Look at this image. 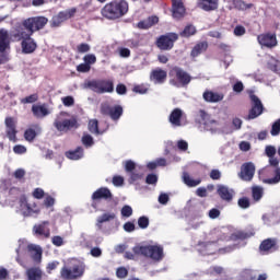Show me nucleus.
<instances>
[{"label": "nucleus", "mask_w": 280, "mask_h": 280, "mask_svg": "<svg viewBox=\"0 0 280 280\" xmlns=\"http://www.w3.org/2000/svg\"><path fill=\"white\" fill-rule=\"evenodd\" d=\"M32 36L27 32L23 22L18 23L11 32L5 28H0V54H4L7 49H10L11 43H23L27 37Z\"/></svg>", "instance_id": "nucleus-1"}, {"label": "nucleus", "mask_w": 280, "mask_h": 280, "mask_svg": "<svg viewBox=\"0 0 280 280\" xmlns=\"http://www.w3.org/2000/svg\"><path fill=\"white\" fill-rule=\"evenodd\" d=\"M101 14L104 19H108V21H117V19L128 14V2L125 0H114L104 5Z\"/></svg>", "instance_id": "nucleus-2"}, {"label": "nucleus", "mask_w": 280, "mask_h": 280, "mask_svg": "<svg viewBox=\"0 0 280 280\" xmlns=\"http://www.w3.org/2000/svg\"><path fill=\"white\" fill-rule=\"evenodd\" d=\"M168 75L173 78L170 83L174 86H187L191 82V74L178 66L173 67Z\"/></svg>", "instance_id": "nucleus-3"}, {"label": "nucleus", "mask_w": 280, "mask_h": 280, "mask_svg": "<svg viewBox=\"0 0 280 280\" xmlns=\"http://www.w3.org/2000/svg\"><path fill=\"white\" fill-rule=\"evenodd\" d=\"M88 86L91 89V91L97 93L98 95L104 93H113L115 91V83L113 80L106 79L89 81Z\"/></svg>", "instance_id": "nucleus-4"}, {"label": "nucleus", "mask_w": 280, "mask_h": 280, "mask_svg": "<svg viewBox=\"0 0 280 280\" xmlns=\"http://www.w3.org/2000/svg\"><path fill=\"white\" fill-rule=\"evenodd\" d=\"M19 206L24 218H32V215H38L40 213V208H38L36 201L30 202L26 195L19 197Z\"/></svg>", "instance_id": "nucleus-5"}, {"label": "nucleus", "mask_w": 280, "mask_h": 280, "mask_svg": "<svg viewBox=\"0 0 280 280\" xmlns=\"http://www.w3.org/2000/svg\"><path fill=\"white\" fill-rule=\"evenodd\" d=\"M22 23L31 36H34L35 32H40V30L45 28L49 20L45 16H33L23 20Z\"/></svg>", "instance_id": "nucleus-6"}, {"label": "nucleus", "mask_w": 280, "mask_h": 280, "mask_svg": "<svg viewBox=\"0 0 280 280\" xmlns=\"http://www.w3.org/2000/svg\"><path fill=\"white\" fill-rule=\"evenodd\" d=\"M259 178L265 185H277L280 182V168L267 166L259 171Z\"/></svg>", "instance_id": "nucleus-7"}, {"label": "nucleus", "mask_w": 280, "mask_h": 280, "mask_svg": "<svg viewBox=\"0 0 280 280\" xmlns=\"http://www.w3.org/2000/svg\"><path fill=\"white\" fill-rule=\"evenodd\" d=\"M178 40V33H166L156 38L155 45L161 51H172Z\"/></svg>", "instance_id": "nucleus-8"}, {"label": "nucleus", "mask_w": 280, "mask_h": 280, "mask_svg": "<svg viewBox=\"0 0 280 280\" xmlns=\"http://www.w3.org/2000/svg\"><path fill=\"white\" fill-rule=\"evenodd\" d=\"M60 277L63 280H75L84 277V266L73 265L72 267L63 266L60 270Z\"/></svg>", "instance_id": "nucleus-9"}, {"label": "nucleus", "mask_w": 280, "mask_h": 280, "mask_svg": "<svg viewBox=\"0 0 280 280\" xmlns=\"http://www.w3.org/2000/svg\"><path fill=\"white\" fill-rule=\"evenodd\" d=\"M141 255L149 257L153 261H162L165 255L163 254V246L161 245H147L141 246Z\"/></svg>", "instance_id": "nucleus-10"}, {"label": "nucleus", "mask_w": 280, "mask_h": 280, "mask_svg": "<svg viewBox=\"0 0 280 280\" xmlns=\"http://www.w3.org/2000/svg\"><path fill=\"white\" fill-rule=\"evenodd\" d=\"M101 115L110 117L113 121H119L121 115H124V107H121V105L110 106L108 104H102Z\"/></svg>", "instance_id": "nucleus-11"}, {"label": "nucleus", "mask_w": 280, "mask_h": 280, "mask_svg": "<svg viewBox=\"0 0 280 280\" xmlns=\"http://www.w3.org/2000/svg\"><path fill=\"white\" fill-rule=\"evenodd\" d=\"M16 118L12 116H8L4 119V126H5V136L12 143H16L19 141V138L16 135H19V130L16 129Z\"/></svg>", "instance_id": "nucleus-12"}, {"label": "nucleus", "mask_w": 280, "mask_h": 280, "mask_svg": "<svg viewBox=\"0 0 280 280\" xmlns=\"http://www.w3.org/2000/svg\"><path fill=\"white\" fill-rule=\"evenodd\" d=\"M249 97L252 101V108L249 109L247 119H257V117L264 114V104L261 103V100H259V96L255 94H252Z\"/></svg>", "instance_id": "nucleus-13"}, {"label": "nucleus", "mask_w": 280, "mask_h": 280, "mask_svg": "<svg viewBox=\"0 0 280 280\" xmlns=\"http://www.w3.org/2000/svg\"><path fill=\"white\" fill-rule=\"evenodd\" d=\"M255 164L253 162H245L241 165L238 178L245 183H250L255 178Z\"/></svg>", "instance_id": "nucleus-14"}, {"label": "nucleus", "mask_w": 280, "mask_h": 280, "mask_svg": "<svg viewBox=\"0 0 280 280\" xmlns=\"http://www.w3.org/2000/svg\"><path fill=\"white\" fill-rule=\"evenodd\" d=\"M100 200H113V192L107 187H101L92 194V207L97 209Z\"/></svg>", "instance_id": "nucleus-15"}, {"label": "nucleus", "mask_w": 280, "mask_h": 280, "mask_svg": "<svg viewBox=\"0 0 280 280\" xmlns=\"http://www.w3.org/2000/svg\"><path fill=\"white\" fill-rule=\"evenodd\" d=\"M257 40L261 47H267V49H272L279 45L275 33H262L257 36Z\"/></svg>", "instance_id": "nucleus-16"}, {"label": "nucleus", "mask_w": 280, "mask_h": 280, "mask_svg": "<svg viewBox=\"0 0 280 280\" xmlns=\"http://www.w3.org/2000/svg\"><path fill=\"white\" fill-rule=\"evenodd\" d=\"M54 127L56 128V130H58V132H69V130L78 128V119H56L54 121Z\"/></svg>", "instance_id": "nucleus-17"}, {"label": "nucleus", "mask_w": 280, "mask_h": 280, "mask_svg": "<svg viewBox=\"0 0 280 280\" xmlns=\"http://www.w3.org/2000/svg\"><path fill=\"white\" fill-rule=\"evenodd\" d=\"M217 194L221 198V200H224V202H232L233 196H235V190L220 184L217 186Z\"/></svg>", "instance_id": "nucleus-18"}, {"label": "nucleus", "mask_w": 280, "mask_h": 280, "mask_svg": "<svg viewBox=\"0 0 280 280\" xmlns=\"http://www.w3.org/2000/svg\"><path fill=\"white\" fill-rule=\"evenodd\" d=\"M260 253H275L279 250V245L277 244V238H266L259 245Z\"/></svg>", "instance_id": "nucleus-19"}, {"label": "nucleus", "mask_w": 280, "mask_h": 280, "mask_svg": "<svg viewBox=\"0 0 280 280\" xmlns=\"http://www.w3.org/2000/svg\"><path fill=\"white\" fill-rule=\"evenodd\" d=\"M185 3L183 0H172V16L173 19H183L185 16Z\"/></svg>", "instance_id": "nucleus-20"}, {"label": "nucleus", "mask_w": 280, "mask_h": 280, "mask_svg": "<svg viewBox=\"0 0 280 280\" xmlns=\"http://www.w3.org/2000/svg\"><path fill=\"white\" fill-rule=\"evenodd\" d=\"M21 47L23 54H34L38 49V44H36V40L32 36H28L21 42Z\"/></svg>", "instance_id": "nucleus-21"}, {"label": "nucleus", "mask_w": 280, "mask_h": 280, "mask_svg": "<svg viewBox=\"0 0 280 280\" xmlns=\"http://www.w3.org/2000/svg\"><path fill=\"white\" fill-rule=\"evenodd\" d=\"M47 226H49V221H44L40 224L34 225L33 231L36 235H40L46 240H49V237H51V230Z\"/></svg>", "instance_id": "nucleus-22"}, {"label": "nucleus", "mask_w": 280, "mask_h": 280, "mask_svg": "<svg viewBox=\"0 0 280 280\" xmlns=\"http://www.w3.org/2000/svg\"><path fill=\"white\" fill-rule=\"evenodd\" d=\"M202 97L205 102H208L209 104H217V102H222V100H224V94L206 90Z\"/></svg>", "instance_id": "nucleus-23"}, {"label": "nucleus", "mask_w": 280, "mask_h": 280, "mask_svg": "<svg viewBox=\"0 0 280 280\" xmlns=\"http://www.w3.org/2000/svg\"><path fill=\"white\" fill-rule=\"evenodd\" d=\"M150 78L155 84H163L167 80V71L156 68L151 71Z\"/></svg>", "instance_id": "nucleus-24"}, {"label": "nucleus", "mask_w": 280, "mask_h": 280, "mask_svg": "<svg viewBox=\"0 0 280 280\" xmlns=\"http://www.w3.org/2000/svg\"><path fill=\"white\" fill-rule=\"evenodd\" d=\"M197 5L205 12H213L218 10L219 0H198Z\"/></svg>", "instance_id": "nucleus-25"}, {"label": "nucleus", "mask_w": 280, "mask_h": 280, "mask_svg": "<svg viewBox=\"0 0 280 280\" xmlns=\"http://www.w3.org/2000/svg\"><path fill=\"white\" fill-rule=\"evenodd\" d=\"M207 49H209V43L208 42H199L192 47V49L190 51V57L198 58V56L205 54V51H207Z\"/></svg>", "instance_id": "nucleus-26"}, {"label": "nucleus", "mask_w": 280, "mask_h": 280, "mask_svg": "<svg viewBox=\"0 0 280 280\" xmlns=\"http://www.w3.org/2000/svg\"><path fill=\"white\" fill-rule=\"evenodd\" d=\"M65 21H69V14L67 11H61L57 15L52 16L50 27H60Z\"/></svg>", "instance_id": "nucleus-27"}, {"label": "nucleus", "mask_w": 280, "mask_h": 280, "mask_svg": "<svg viewBox=\"0 0 280 280\" xmlns=\"http://www.w3.org/2000/svg\"><path fill=\"white\" fill-rule=\"evenodd\" d=\"M28 253H31V258L33 261H35V264H40V261H43V248L30 245Z\"/></svg>", "instance_id": "nucleus-28"}, {"label": "nucleus", "mask_w": 280, "mask_h": 280, "mask_svg": "<svg viewBox=\"0 0 280 280\" xmlns=\"http://www.w3.org/2000/svg\"><path fill=\"white\" fill-rule=\"evenodd\" d=\"M27 280H43V269L40 267H31L26 269Z\"/></svg>", "instance_id": "nucleus-29"}, {"label": "nucleus", "mask_w": 280, "mask_h": 280, "mask_svg": "<svg viewBox=\"0 0 280 280\" xmlns=\"http://www.w3.org/2000/svg\"><path fill=\"white\" fill-rule=\"evenodd\" d=\"M180 119H183V109L180 108H175L172 110L168 121L172 124V126H182Z\"/></svg>", "instance_id": "nucleus-30"}, {"label": "nucleus", "mask_w": 280, "mask_h": 280, "mask_svg": "<svg viewBox=\"0 0 280 280\" xmlns=\"http://www.w3.org/2000/svg\"><path fill=\"white\" fill-rule=\"evenodd\" d=\"M32 113L34 117L43 119V117H47V115H49V109L45 105H33Z\"/></svg>", "instance_id": "nucleus-31"}, {"label": "nucleus", "mask_w": 280, "mask_h": 280, "mask_svg": "<svg viewBox=\"0 0 280 280\" xmlns=\"http://www.w3.org/2000/svg\"><path fill=\"white\" fill-rule=\"evenodd\" d=\"M66 156L67 159H70V161H79V159L84 156V149H82V147H78L74 151H67Z\"/></svg>", "instance_id": "nucleus-32"}, {"label": "nucleus", "mask_w": 280, "mask_h": 280, "mask_svg": "<svg viewBox=\"0 0 280 280\" xmlns=\"http://www.w3.org/2000/svg\"><path fill=\"white\" fill-rule=\"evenodd\" d=\"M198 246L200 253H205L206 255H213L215 253V250L213 249V243L211 241L199 242Z\"/></svg>", "instance_id": "nucleus-33"}, {"label": "nucleus", "mask_w": 280, "mask_h": 280, "mask_svg": "<svg viewBox=\"0 0 280 280\" xmlns=\"http://www.w3.org/2000/svg\"><path fill=\"white\" fill-rule=\"evenodd\" d=\"M183 180H184V184L187 185V187H198V185L202 183L201 178L194 179L187 172L183 173Z\"/></svg>", "instance_id": "nucleus-34"}, {"label": "nucleus", "mask_w": 280, "mask_h": 280, "mask_svg": "<svg viewBox=\"0 0 280 280\" xmlns=\"http://www.w3.org/2000/svg\"><path fill=\"white\" fill-rule=\"evenodd\" d=\"M198 30L192 24H188L184 27V30L179 33L182 38H191V36H196Z\"/></svg>", "instance_id": "nucleus-35"}, {"label": "nucleus", "mask_w": 280, "mask_h": 280, "mask_svg": "<svg viewBox=\"0 0 280 280\" xmlns=\"http://www.w3.org/2000/svg\"><path fill=\"white\" fill-rule=\"evenodd\" d=\"M159 23V16L151 15L148 19L141 22V30H150V27H154Z\"/></svg>", "instance_id": "nucleus-36"}, {"label": "nucleus", "mask_w": 280, "mask_h": 280, "mask_svg": "<svg viewBox=\"0 0 280 280\" xmlns=\"http://www.w3.org/2000/svg\"><path fill=\"white\" fill-rule=\"evenodd\" d=\"M116 218L117 215L115 214V212H106L96 219V224L97 226H102L104 222H112V220H115Z\"/></svg>", "instance_id": "nucleus-37"}, {"label": "nucleus", "mask_w": 280, "mask_h": 280, "mask_svg": "<svg viewBox=\"0 0 280 280\" xmlns=\"http://www.w3.org/2000/svg\"><path fill=\"white\" fill-rule=\"evenodd\" d=\"M252 197H253V200H255L256 202H259V200H261V198H264V187L253 186L252 187Z\"/></svg>", "instance_id": "nucleus-38"}, {"label": "nucleus", "mask_w": 280, "mask_h": 280, "mask_svg": "<svg viewBox=\"0 0 280 280\" xmlns=\"http://www.w3.org/2000/svg\"><path fill=\"white\" fill-rule=\"evenodd\" d=\"M232 4L234 5L235 10H250L253 8V3H246L244 0H231Z\"/></svg>", "instance_id": "nucleus-39"}, {"label": "nucleus", "mask_w": 280, "mask_h": 280, "mask_svg": "<svg viewBox=\"0 0 280 280\" xmlns=\"http://www.w3.org/2000/svg\"><path fill=\"white\" fill-rule=\"evenodd\" d=\"M248 237H250V234L244 231H237L231 235V240L233 242H237V241L244 242V240H248Z\"/></svg>", "instance_id": "nucleus-40"}, {"label": "nucleus", "mask_w": 280, "mask_h": 280, "mask_svg": "<svg viewBox=\"0 0 280 280\" xmlns=\"http://www.w3.org/2000/svg\"><path fill=\"white\" fill-rule=\"evenodd\" d=\"M141 255V245L138 244L132 248V252H126L125 257L126 259H137Z\"/></svg>", "instance_id": "nucleus-41"}, {"label": "nucleus", "mask_w": 280, "mask_h": 280, "mask_svg": "<svg viewBox=\"0 0 280 280\" xmlns=\"http://www.w3.org/2000/svg\"><path fill=\"white\" fill-rule=\"evenodd\" d=\"M89 130L92 135H100V121L97 119H91L89 121Z\"/></svg>", "instance_id": "nucleus-42"}, {"label": "nucleus", "mask_w": 280, "mask_h": 280, "mask_svg": "<svg viewBox=\"0 0 280 280\" xmlns=\"http://www.w3.org/2000/svg\"><path fill=\"white\" fill-rule=\"evenodd\" d=\"M210 242L213 244H218L220 242V240H222V231L220 230H212L210 232Z\"/></svg>", "instance_id": "nucleus-43"}, {"label": "nucleus", "mask_w": 280, "mask_h": 280, "mask_svg": "<svg viewBox=\"0 0 280 280\" xmlns=\"http://www.w3.org/2000/svg\"><path fill=\"white\" fill-rule=\"evenodd\" d=\"M37 133L36 130H34L33 128H28L24 131V139L25 141H34V139H36Z\"/></svg>", "instance_id": "nucleus-44"}, {"label": "nucleus", "mask_w": 280, "mask_h": 280, "mask_svg": "<svg viewBox=\"0 0 280 280\" xmlns=\"http://www.w3.org/2000/svg\"><path fill=\"white\" fill-rule=\"evenodd\" d=\"M38 102V94H31L24 98H21V104H34Z\"/></svg>", "instance_id": "nucleus-45"}, {"label": "nucleus", "mask_w": 280, "mask_h": 280, "mask_svg": "<svg viewBox=\"0 0 280 280\" xmlns=\"http://www.w3.org/2000/svg\"><path fill=\"white\" fill-rule=\"evenodd\" d=\"M279 133H280V118L272 124L271 130H270L271 137H279Z\"/></svg>", "instance_id": "nucleus-46"}, {"label": "nucleus", "mask_w": 280, "mask_h": 280, "mask_svg": "<svg viewBox=\"0 0 280 280\" xmlns=\"http://www.w3.org/2000/svg\"><path fill=\"white\" fill-rule=\"evenodd\" d=\"M145 183L147 185H156V183H159V175L154 173H150L145 177Z\"/></svg>", "instance_id": "nucleus-47"}, {"label": "nucleus", "mask_w": 280, "mask_h": 280, "mask_svg": "<svg viewBox=\"0 0 280 280\" xmlns=\"http://www.w3.org/2000/svg\"><path fill=\"white\" fill-rule=\"evenodd\" d=\"M89 51H91V45L86 43H81L77 46L78 54H89Z\"/></svg>", "instance_id": "nucleus-48"}, {"label": "nucleus", "mask_w": 280, "mask_h": 280, "mask_svg": "<svg viewBox=\"0 0 280 280\" xmlns=\"http://www.w3.org/2000/svg\"><path fill=\"white\" fill-rule=\"evenodd\" d=\"M237 205L241 209H248L250 207V199L248 197H242L238 199Z\"/></svg>", "instance_id": "nucleus-49"}, {"label": "nucleus", "mask_w": 280, "mask_h": 280, "mask_svg": "<svg viewBox=\"0 0 280 280\" xmlns=\"http://www.w3.org/2000/svg\"><path fill=\"white\" fill-rule=\"evenodd\" d=\"M32 196L36 200H43L45 198V190H43V188H35L32 192Z\"/></svg>", "instance_id": "nucleus-50"}, {"label": "nucleus", "mask_w": 280, "mask_h": 280, "mask_svg": "<svg viewBox=\"0 0 280 280\" xmlns=\"http://www.w3.org/2000/svg\"><path fill=\"white\" fill-rule=\"evenodd\" d=\"M121 218H130L132 215V207L126 205L120 210Z\"/></svg>", "instance_id": "nucleus-51"}, {"label": "nucleus", "mask_w": 280, "mask_h": 280, "mask_svg": "<svg viewBox=\"0 0 280 280\" xmlns=\"http://www.w3.org/2000/svg\"><path fill=\"white\" fill-rule=\"evenodd\" d=\"M83 61L91 67V65H95V62H97V57H95L93 54H89L83 57Z\"/></svg>", "instance_id": "nucleus-52"}, {"label": "nucleus", "mask_w": 280, "mask_h": 280, "mask_svg": "<svg viewBox=\"0 0 280 280\" xmlns=\"http://www.w3.org/2000/svg\"><path fill=\"white\" fill-rule=\"evenodd\" d=\"M116 277L118 279H126V277H128V269H126V267H119L116 270Z\"/></svg>", "instance_id": "nucleus-53"}, {"label": "nucleus", "mask_w": 280, "mask_h": 280, "mask_svg": "<svg viewBox=\"0 0 280 280\" xmlns=\"http://www.w3.org/2000/svg\"><path fill=\"white\" fill-rule=\"evenodd\" d=\"M82 143L85 148H91L93 145V137L91 135H85L82 137Z\"/></svg>", "instance_id": "nucleus-54"}, {"label": "nucleus", "mask_w": 280, "mask_h": 280, "mask_svg": "<svg viewBox=\"0 0 280 280\" xmlns=\"http://www.w3.org/2000/svg\"><path fill=\"white\" fill-rule=\"evenodd\" d=\"M51 242L54 246H57V247L65 246V238H62V236H59V235L52 236Z\"/></svg>", "instance_id": "nucleus-55"}, {"label": "nucleus", "mask_w": 280, "mask_h": 280, "mask_svg": "<svg viewBox=\"0 0 280 280\" xmlns=\"http://www.w3.org/2000/svg\"><path fill=\"white\" fill-rule=\"evenodd\" d=\"M77 71L79 73H89V71H91V66H89L88 63H80L79 66H77Z\"/></svg>", "instance_id": "nucleus-56"}, {"label": "nucleus", "mask_w": 280, "mask_h": 280, "mask_svg": "<svg viewBox=\"0 0 280 280\" xmlns=\"http://www.w3.org/2000/svg\"><path fill=\"white\" fill-rule=\"evenodd\" d=\"M14 154H25L27 152V148L23 144H16L13 147Z\"/></svg>", "instance_id": "nucleus-57"}, {"label": "nucleus", "mask_w": 280, "mask_h": 280, "mask_svg": "<svg viewBox=\"0 0 280 280\" xmlns=\"http://www.w3.org/2000/svg\"><path fill=\"white\" fill-rule=\"evenodd\" d=\"M265 153L269 159H272V156L277 154V149L273 145H267L265 149Z\"/></svg>", "instance_id": "nucleus-58"}, {"label": "nucleus", "mask_w": 280, "mask_h": 280, "mask_svg": "<svg viewBox=\"0 0 280 280\" xmlns=\"http://www.w3.org/2000/svg\"><path fill=\"white\" fill-rule=\"evenodd\" d=\"M63 106H73L75 104V100L73 96H65L61 98Z\"/></svg>", "instance_id": "nucleus-59"}, {"label": "nucleus", "mask_w": 280, "mask_h": 280, "mask_svg": "<svg viewBox=\"0 0 280 280\" xmlns=\"http://www.w3.org/2000/svg\"><path fill=\"white\" fill-rule=\"evenodd\" d=\"M136 167H137V164H135V162H132V160H128L125 163L126 172L132 173V172H135Z\"/></svg>", "instance_id": "nucleus-60"}, {"label": "nucleus", "mask_w": 280, "mask_h": 280, "mask_svg": "<svg viewBox=\"0 0 280 280\" xmlns=\"http://www.w3.org/2000/svg\"><path fill=\"white\" fill-rule=\"evenodd\" d=\"M54 205H56V199H54V197L51 196H47L44 200V206L49 209L51 207H54Z\"/></svg>", "instance_id": "nucleus-61"}, {"label": "nucleus", "mask_w": 280, "mask_h": 280, "mask_svg": "<svg viewBox=\"0 0 280 280\" xmlns=\"http://www.w3.org/2000/svg\"><path fill=\"white\" fill-rule=\"evenodd\" d=\"M116 93L118 95H126V93H128V88H126V85L124 83H119L116 86Z\"/></svg>", "instance_id": "nucleus-62"}, {"label": "nucleus", "mask_w": 280, "mask_h": 280, "mask_svg": "<svg viewBox=\"0 0 280 280\" xmlns=\"http://www.w3.org/2000/svg\"><path fill=\"white\" fill-rule=\"evenodd\" d=\"M112 183L114 187H121V185H124V177L116 175L113 177Z\"/></svg>", "instance_id": "nucleus-63"}, {"label": "nucleus", "mask_w": 280, "mask_h": 280, "mask_svg": "<svg viewBox=\"0 0 280 280\" xmlns=\"http://www.w3.org/2000/svg\"><path fill=\"white\" fill-rule=\"evenodd\" d=\"M244 34H246V28L242 25H237L235 28H234V35L235 36H244Z\"/></svg>", "instance_id": "nucleus-64"}]
</instances>
